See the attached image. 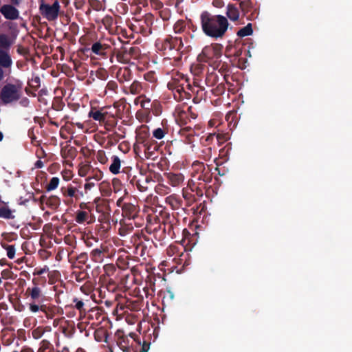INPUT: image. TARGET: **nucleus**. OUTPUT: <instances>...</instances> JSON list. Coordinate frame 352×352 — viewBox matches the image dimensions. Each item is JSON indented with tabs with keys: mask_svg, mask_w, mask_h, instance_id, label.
<instances>
[{
	"mask_svg": "<svg viewBox=\"0 0 352 352\" xmlns=\"http://www.w3.org/2000/svg\"><path fill=\"white\" fill-rule=\"evenodd\" d=\"M147 85L145 82H141L138 80H134L129 86V91L131 94L138 95L141 94L142 91L146 89Z\"/></svg>",
	"mask_w": 352,
	"mask_h": 352,
	"instance_id": "obj_25",
	"label": "nucleus"
},
{
	"mask_svg": "<svg viewBox=\"0 0 352 352\" xmlns=\"http://www.w3.org/2000/svg\"><path fill=\"white\" fill-rule=\"evenodd\" d=\"M226 91V86L222 82L217 85V87L212 89V93L215 96H220L224 94Z\"/></svg>",
	"mask_w": 352,
	"mask_h": 352,
	"instance_id": "obj_52",
	"label": "nucleus"
},
{
	"mask_svg": "<svg viewBox=\"0 0 352 352\" xmlns=\"http://www.w3.org/2000/svg\"><path fill=\"white\" fill-rule=\"evenodd\" d=\"M21 95V87L19 85L7 84L3 87L0 92V99L4 104L18 100Z\"/></svg>",
	"mask_w": 352,
	"mask_h": 352,
	"instance_id": "obj_7",
	"label": "nucleus"
},
{
	"mask_svg": "<svg viewBox=\"0 0 352 352\" xmlns=\"http://www.w3.org/2000/svg\"><path fill=\"white\" fill-rule=\"evenodd\" d=\"M78 53L87 56V57H91L93 54L92 52L91 51V47H89L87 46L80 49Z\"/></svg>",
	"mask_w": 352,
	"mask_h": 352,
	"instance_id": "obj_58",
	"label": "nucleus"
},
{
	"mask_svg": "<svg viewBox=\"0 0 352 352\" xmlns=\"http://www.w3.org/2000/svg\"><path fill=\"white\" fill-rule=\"evenodd\" d=\"M106 130L111 131L116 124V121L113 116H109L106 118V122H103Z\"/></svg>",
	"mask_w": 352,
	"mask_h": 352,
	"instance_id": "obj_48",
	"label": "nucleus"
},
{
	"mask_svg": "<svg viewBox=\"0 0 352 352\" xmlns=\"http://www.w3.org/2000/svg\"><path fill=\"white\" fill-rule=\"evenodd\" d=\"M183 197L184 199L187 201L188 206H190L195 201L194 195L190 192H184Z\"/></svg>",
	"mask_w": 352,
	"mask_h": 352,
	"instance_id": "obj_56",
	"label": "nucleus"
},
{
	"mask_svg": "<svg viewBox=\"0 0 352 352\" xmlns=\"http://www.w3.org/2000/svg\"><path fill=\"white\" fill-rule=\"evenodd\" d=\"M192 167L195 171L193 177L197 181L199 186L209 184L212 179V173L210 166L205 165L203 162H195L192 164Z\"/></svg>",
	"mask_w": 352,
	"mask_h": 352,
	"instance_id": "obj_5",
	"label": "nucleus"
},
{
	"mask_svg": "<svg viewBox=\"0 0 352 352\" xmlns=\"http://www.w3.org/2000/svg\"><path fill=\"white\" fill-rule=\"evenodd\" d=\"M118 344L124 352L130 351V348L129 347V340L126 337H120L118 341Z\"/></svg>",
	"mask_w": 352,
	"mask_h": 352,
	"instance_id": "obj_44",
	"label": "nucleus"
},
{
	"mask_svg": "<svg viewBox=\"0 0 352 352\" xmlns=\"http://www.w3.org/2000/svg\"><path fill=\"white\" fill-rule=\"evenodd\" d=\"M140 144L143 145L144 153L146 158H154L155 151L159 148V146L156 142L148 138V134L146 132L144 136L140 135L138 139Z\"/></svg>",
	"mask_w": 352,
	"mask_h": 352,
	"instance_id": "obj_9",
	"label": "nucleus"
},
{
	"mask_svg": "<svg viewBox=\"0 0 352 352\" xmlns=\"http://www.w3.org/2000/svg\"><path fill=\"white\" fill-rule=\"evenodd\" d=\"M140 55V50L138 47L129 46L127 44H123L120 48H114L111 52L110 60L115 56L118 62L121 63H128L131 59H138Z\"/></svg>",
	"mask_w": 352,
	"mask_h": 352,
	"instance_id": "obj_3",
	"label": "nucleus"
},
{
	"mask_svg": "<svg viewBox=\"0 0 352 352\" xmlns=\"http://www.w3.org/2000/svg\"><path fill=\"white\" fill-rule=\"evenodd\" d=\"M60 168V164L56 162H54L47 167V170L51 174L56 173Z\"/></svg>",
	"mask_w": 352,
	"mask_h": 352,
	"instance_id": "obj_57",
	"label": "nucleus"
},
{
	"mask_svg": "<svg viewBox=\"0 0 352 352\" xmlns=\"http://www.w3.org/2000/svg\"><path fill=\"white\" fill-rule=\"evenodd\" d=\"M165 202L166 204L169 205L173 210H177L182 206L181 197L176 194H172L166 197Z\"/></svg>",
	"mask_w": 352,
	"mask_h": 352,
	"instance_id": "obj_21",
	"label": "nucleus"
},
{
	"mask_svg": "<svg viewBox=\"0 0 352 352\" xmlns=\"http://www.w3.org/2000/svg\"><path fill=\"white\" fill-rule=\"evenodd\" d=\"M226 16L232 21H236L239 19V9L233 4H229L227 7Z\"/></svg>",
	"mask_w": 352,
	"mask_h": 352,
	"instance_id": "obj_26",
	"label": "nucleus"
},
{
	"mask_svg": "<svg viewBox=\"0 0 352 352\" xmlns=\"http://www.w3.org/2000/svg\"><path fill=\"white\" fill-rule=\"evenodd\" d=\"M9 51H0V65L5 68H8L12 65V61Z\"/></svg>",
	"mask_w": 352,
	"mask_h": 352,
	"instance_id": "obj_29",
	"label": "nucleus"
},
{
	"mask_svg": "<svg viewBox=\"0 0 352 352\" xmlns=\"http://www.w3.org/2000/svg\"><path fill=\"white\" fill-rule=\"evenodd\" d=\"M138 100H140V107L144 109L148 113H150L151 108L157 104V101L151 102L149 98L146 97L144 94H140L138 96Z\"/></svg>",
	"mask_w": 352,
	"mask_h": 352,
	"instance_id": "obj_23",
	"label": "nucleus"
},
{
	"mask_svg": "<svg viewBox=\"0 0 352 352\" xmlns=\"http://www.w3.org/2000/svg\"><path fill=\"white\" fill-rule=\"evenodd\" d=\"M104 270L107 274L110 275L114 273L116 267L113 264H107L104 266Z\"/></svg>",
	"mask_w": 352,
	"mask_h": 352,
	"instance_id": "obj_60",
	"label": "nucleus"
},
{
	"mask_svg": "<svg viewBox=\"0 0 352 352\" xmlns=\"http://www.w3.org/2000/svg\"><path fill=\"white\" fill-rule=\"evenodd\" d=\"M109 116V113L104 109H97L96 108H91L89 113V117L93 118L100 123L106 122V118Z\"/></svg>",
	"mask_w": 352,
	"mask_h": 352,
	"instance_id": "obj_19",
	"label": "nucleus"
},
{
	"mask_svg": "<svg viewBox=\"0 0 352 352\" xmlns=\"http://www.w3.org/2000/svg\"><path fill=\"white\" fill-rule=\"evenodd\" d=\"M216 135L217 139L216 140V143L218 144V146H220L221 144L226 141L227 137L225 134L216 133Z\"/></svg>",
	"mask_w": 352,
	"mask_h": 352,
	"instance_id": "obj_62",
	"label": "nucleus"
},
{
	"mask_svg": "<svg viewBox=\"0 0 352 352\" xmlns=\"http://www.w3.org/2000/svg\"><path fill=\"white\" fill-rule=\"evenodd\" d=\"M43 333V329L40 328L34 330V331L32 332L34 338L36 339L40 338L42 336Z\"/></svg>",
	"mask_w": 352,
	"mask_h": 352,
	"instance_id": "obj_64",
	"label": "nucleus"
},
{
	"mask_svg": "<svg viewBox=\"0 0 352 352\" xmlns=\"http://www.w3.org/2000/svg\"><path fill=\"white\" fill-rule=\"evenodd\" d=\"M89 3L90 6L96 11L102 9V3L99 0H89Z\"/></svg>",
	"mask_w": 352,
	"mask_h": 352,
	"instance_id": "obj_55",
	"label": "nucleus"
},
{
	"mask_svg": "<svg viewBox=\"0 0 352 352\" xmlns=\"http://www.w3.org/2000/svg\"><path fill=\"white\" fill-rule=\"evenodd\" d=\"M223 45L219 43H212L204 47L201 53L198 56L201 62L209 63L219 59L222 55Z\"/></svg>",
	"mask_w": 352,
	"mask_h": 352,
	"instance_id": "obj_6",
	"label": "nucleus"
},
{
	"mask_svg": "<svg viewBox=\"0 0 352 352\" xmlns=\"http://www.w3.org/2000/svg\"><path fill=\"white\" fill-rule=\"evenodd\" d=\"M116 78L120 83L129 81L133 78L132 71L127 66L120 67L116 72Z\"/></svg>",
	"mask_w": 352,
	"mask_h": 352,
	"instance_id": "obj_20",
	"label": "nucleus"
},
{
	"mask_svg": "<svg viewBox=\"0 0 352 352\" xmlns=\"http://www.w3.org/2000/svg\"><path fill=\"white\" fill-rule=\"evenodd\" d=\"M207 69V66H206L204 64L197 63L191 66L190 71L194 76H200Z\"/></svg>",
	"mask_w": 352,
	"mask_h": 352,
	"instance_id": "obj_35",
	"label": "nucleus"
},
{
	"mask_svg": "<svg viewBox=\"0 0 352 352\" xmlns=\"http://www.w3.org/2000/svg\"><path fill=\"white\" fill-rule=\"evenodd\" d=\"M194 84H195V82H194ZM193 87H195V92L192 93L190 91V92L192 94L191 98H192V102L195 104H199L203 99H204V88L197 86L195 85H194Z\"/></svg>",
	"mask_w": 352,
	"mask_h": 352,
	"instance_id": "obj_24",
	"label": "nucleus"
},
{
	"mask_svg": "<svg viewBox=\"0 0 352 352\" xmlns=\"http://www.w3.org/2000/svg\"><path fill=\"white\" fill-rule=\"evenodd\" d=\"M140 212L138 206L135 204L129 202L123 206L122 215L129 219H135Z\"/></svg>",
	"mask_w": 352,
	"mask_h": 352,
	"instance_id": "obj_15",
	"label": "nucleus"
},
{
	"mask_svg": "<svg viewBox=\"0 0 352 352\" xmlns=\"http://www.w3.org/2000/svg\"><path fill=\"white\" fill-rule=\"evenodd\" d=\"M81 186V182L76 179L71 184L60 188V192L65 199L64 203L66 205H71L74 200L78 201L84 197V192L80 190Z\"/></svg>",
	"mask_w": 352,
	"mask_h": 352,
	"instance_id": "obj_4",
	"label": "nucleus"
},
{
	"mask_svg": "<svg viewBox=\"0 0 352 352\" xmlns=\"http://www.w3.org/2000/svg\"><path fill=\"white\" fill-rule=\"evenodd\" d=\"M60 4L58 0H55L52 5L45 3V19L48 21H55L60 13Z\"/></svg>",
	"mask_w": 352,
	"mask_h": 352,
	"instance_id": "obj_13",
	"label": "nucleus"
},
{
	"mask_svg": "<svg viewBox=\"0 0 352 352\" xmlns=\"http://www.w3.org/2000/svg\"><path fill=\"white\" fill-rule=\"evenodd\" d=\"M90 256L93 261L96 263H102L104 257V250L102 248L94 249L91 252Z\"/></svg>",
	"mask_w": 352,
	"mask_h": 352,
	"instance_id": "obj_30",
	"label": "nucleus"
},
{
	"mask_svg": "<svg viewBox=\"0 0 352 352\" xmlns=\"http://www.w3.org/2000/svg\"><path fill=\"white\" fill-rule=\"evenodd\" d=\"M91 51L96 56L107 58L111 52V47L108 44L102 43L98 41L91 45Z\"/></svg>",
	"mask_w": 352,
	"mask_h": 352,
	"instance_id": "obj_11",
	"label": "nucleus"
},
{
	"mask_svg": "<svg viewBox=\"0 0 352 352\" xmlns=\"http://www.w3.org/2000/svg\"><path fill=\"white\" fill-rule=\"evenodd\" d=\"M159 50L163 51L164 54L172 51V44L170 39V35L164 38L160 43L157 44Z\"/></svg>",
	"mask_w": 352,
	"mask_h": 352,
	"instance_id": "obj_32",
	"label": "nucleus"
},
{
	"mask_svg": "<svg viewBox=\"0 0 352 352\" xmlns=\"http://www.w3.org/2000/svg\"><path fill=\"white\" fill-rule=\"evenodd\" d=\"M60 200L57 196H52L45 201V205H47L52 209H56L60 205Z\"/></svg>",
	"mask_w": 352,
	"mask_h": 352,
	"instance_id": "obj_43",
	"label": "nucleus"
},
{
	"mask_svg": "<svg viewBox=\"0 0 352 352\" xmlns=\"http://www.w3.org/2000/svg\"><path fill=\"white\" fill-rule=\"evenodd\" d=\"M144 78L151 83H155L157 80L156 73L154 71H149L145 73L144 74Z\"/></svg>",
	"mask_w": 352,
	"mask_h": 352,
	"instance_id": "obj_49",
	"label": "nucleus"
},
{
	"mask_svg": "<svg viewBox=\"0 0 352 352\" xmlns=\"http://www.w3.org/2000/svg\"><path fill=\"white\" fill-rule=\"evenodd\" d=\"M74 6L77 10H82L85 5L86 0H74Z\"/></svg>",
	"mask_w": 352,
	"mask_h": 352,
	"instance_id": "obj_61",
	"label": "nucleus"
},
{
	"mask_svg": "<svg viewBox=\"0 0 352 352\" xmlns=\"http://www.w3.org/2000/svg\"><path fill=\"white\" fill-rule=\"evenodd\" d=\"M200 24L204 34L216 40L222 38L225 36L229 26L226 16L213 14L208 11L201 13Z\"/></svg>",
	"mask_w": 352,
	"mask_h": 352,
	"instance_id": "obj_1",
	"label": "nucleus"
},
{
	"mask_svg": "<svg viewBox=\"0 0 352 352\" xmlns=\"http://www.w3.org/2000/svg\"><path fill=\"white\" fill-rule=\"evenodd\" d=\"M153 24V15L148 14L140 21V26L142 34L148 36L152 33L151 25Z\"/></svg>",
	"mask_w": 352,
	"mask_h": 352,
	"instance_id": "obj_18",
	"label": "nucleus"
},
{
	"mask_svg": "<svg viewBox=\"0 0 352 352\" xmlns=\"http://www.w3.org/2000/svg\"><path fill=\"white\" fill-rule=\"evenodd\" d=\"M168 133V129L166 128H157L153 131V137L161 140L164 138L165 135Z\"/></svg>",
	"mask_w": 352,
	"mask_h": 352,
	"instance_id": "obj_45",
	"label": "nucleus"
},
{
	"mask_svg": "<svg viewBox=\"0 0 352 352\" xmlns=\"http://www.w3.org/2000/svg\"><path fill=\"white\" fill-rule=\"evenodd\" d=\"M253 33L252 23H248L245 27L241 28L236 33L239 37H244L246 36L252 35Z\"/></svg>",
	"mask_w": 352,
	"mask_h": 352,
	"instance_id": "obj_42",
	"label": "nucleus"
},
{
	"mask_svg": "<svg viewBox=\"0 0 352 352\" xmlns=\"http://www.w3.org/2000/svg\"><path fill=\"white\" fill-rule=\"evenodd\" d=\"M76 259L78 261V263L85 264L88 259V255L87 253L83 252L78 255Z\"/></svg>",
	"mask_w": 352,
	"mask_h": 352,
	"instance_id": "obj_59",
	"label": "nucleus"
},
{
	"mask_svg": "<svg viewBox=\"0 0 352 352\" xmlns=\"http://www.w3.org/2000/svg\"><path fill=\"white\" fill-rule=\"evenodd\" d=\"M111 160V164L109 166V170L111 173L116 175L120 173L121 165L120 159L117 155H113Z\"/></svg>",
	"mask_w": 352,
	"mask_h": 352,
	"instance_id": "obj_33",
	"label": "nucleus"
},
{
	"mask_svg": "<svg viewBox=\"0 0 352 352\" xmlns=\"http://www.w3.org/2000/svg\"><path fill=\"white\" fill-rule=\"evenodd\" d=\"M13 211L11 210L7 206H1L0 207V217L4 219H13L14 216L12 215Z\"/></svg>",
	"mask_w": 352,
	"mask_h": 352,
	"instance_id": "obj_46",
	"label": "nucleus"
},
{
	"mask_svg": "<svg viewBox=\"0 0 352 352\" xmlns=\"http://www.w3.org/2000/svg\"><path fill=\"white\" fill-rule=\"evenodd\" d=\"M89 214L86 211L78 210L76 212V221L78 223H82L88 219Z\"/></svg>",
	"mask_w": 352,
	"mask_h": 352,
	"instance_id": "obj_47",
	"label": "nucleus"
},
{
	"mask_svg": "<svg viewBox=\"0 0 352 352\" xmlns=\"http://www.w3.org/2000/svg\"><path fill=\"white\" fill-rule=\"evenodd\" d=\"M50 267L45 265V272H47L48 284L52 288H55L56 292L63 293V282L60 279V273L58 270L54 269L56 267L55 263L50 264Z\"/></svg>",
	"mask_w": 352,
	"mask_h": 352,
	"instance_id": "obj_8",
	"label": "nucleus"
},
{
	"mask_svg": "<svg viewBox=\"0 0 352 352\" xmlns=\"http://www.w3.org/2000/svg\"><path fill=\"white\" fill-rule=\"evenodd\" d=\"M167 88L171 91L173 98L177 102L185 99L189 100L192 94L195 92V87L190 85V79L187 75L178 71H173L170 79L167 83Z\"/></svg>",
	"mask_w": 352,
	"mask_h": 352,
	"instance_id": "obj_2",
	"label": "nucleus"
},
{
	"mask_svg": "<svg viewBox=\"0 0 352 352\" xmlns=\"http://www.w3.org/2000/svg\"><path fill=\"white\" fill-rule=\"evenodd\" d=\"M180 134L182 136L186 138V142L190 144L193 142V138L195 135V131L194 129L187 126L180 130Z\"/></svg>",
	"mask_w": 352,
	"mask_h": 352,
	"instance_id": "obj_31",
	"label": "nucleus"
},
{
	"mask_svg": "<svg viewBox=\"0 0 352 352\" xmlns=\"http://www.w3.org/2000/svg\"><path fill=\"white\" fill-rule=\"evenodd\" d=\"M118 89V84L114 80H110L107 82L106 88H105V94L107 93V90H109L113 92H116V90Z\"/></svg>",
	"mask_w": 352,
	"mask_h": 352,
	"instance_id": "obj_53",
	"label": "nucleus"
},
{
	"mask_svg": "<svg viewBox=\"0 0 352 352\" xmlns=\"http://www.w3.org/2000/svg\"><path fill=\"white\" fill-rule=\"evenodd\" d=\"M172 47L177 51L182 52L190 47V41L188 37H185L183 41L182 37L170 36Z\"/></svg>",
	"mask_w": 352,
	"mask_h": 352,
	"instance_id": "obj_14",
	"label": "nucleus"
},
{
	"mask_svg": "<svg viewBox=\"0 0 352 352\" xmlns=\"http://www.w3.org/2000/svg\"><path fill=\"white\" fill-rule=\"evenodd\" d=\"M155 191L157 194L161 196L166 195L170 192L171 189L168 186L159 183L155 187Z\"/></svg>",
	"mask_w": 352,
	"mask_h": 352,
	"instance_id": "obj_39",
	"label": "nucleus"
},
{
	"mask_svg": "<svg viewBox=\"0 0 352 352\" xmlns=\"http://www.w3.org/2000/svg\"><path fill=\"white\" fill-rule=\"evenodd\" d=\"M0 12L9 20L16 19L19 16V10L12 5L6 4L0 8Z\"/></svg>",
	"mask_w": 352,
	"mask_h": 352,
	"instance_id": "obj_17",
	"label": "nucleus"
},
{
	"mask_svg": "<svg viewBox=\"0 0 352 352\" xmlns=\"http://www.w3.org/2000/svg\"><path fill=\"white\" fill-rule=\"evenodd\" d=\"M240 8L247 18L253 20L258 16V12L250 0H245L240 3Z\"/></svg>",
	"mask_w": 352,
	"mask_h": 352,
	"instance_id": "obj_12",
	"label": "nucleus"
},
{
	"mask_svg": "<svg viewBox=\"0 0 352 352\" xmlns=\"http://www.w3.org/2000/svg\"><path fill=\"white\" fill-rule=\"evenodd\" d=\"M64 107V102H63L62 99L59 97H54L52 104H51V108L52 110H54L56 112H58L60 110H62L63 107Z\"/></svg>",
	"mask_w": 352,
	"mask_h": 352,
	"instance_id": "obj_41",
	"label": "nucleus"
},
{
	"mask_svg": "<svg viewBox=\"0 0 352 352\" xmlns=\"http://www.w3.org/2000/svg\"><path fill=\"white\" fill-rule=\"evenodd\" d=\"M27 292L29 293L32 299L36 300L41 296V289L37 287H34L32 288H28Z\"/></svg>",
	"mask_w": 352,
	"mask_h": 352,
	"instance_id": "obj_50",
	"label": "nucleus"
},
{
	"mask_svg": "<svg viewBox=\"0 0 352 352\" xmlns=\"http://www.w3.org/2000/svg\"><path fill=\"white\" fill-rule=\"evenodd\" d=\"M164 175L166 179L167 183L173 187L180 186L184 181V176L182 173L168 172L164 173Z\"/></svg>",
	"mask_w": 352,
	"mask_h": 352,
	"instance_id": "obj_16",
	"label": "nucleus"
},
{
	"mask_svg": "<svg viewBox=\"0 0 352 352\" xmlns=\"http://www.w3.org/2000/svg\"><path fill=\"white\" fill-rule=\"evenodd\" d=\"M45 116L49 119L50 124L55 126L57 129L59 126V122L58 121V112L54 110H47L45 113Z\"/></svg>",
	"mask_w": 352,
	"mask_h": 352,
	"instance_id": "obj_34",
	"label": "nucleus"
},
{
	"mask_svg": "<svg viewBox=\"0 0 352 352\" xmlns=\"http://www.w3.org/2000/svg\"><path fill=\"white\" fill-rule=\"evenodd\" d=\"M73 302L76 303L74 307L80 311V313L85 312V309H84V302L82 300L75 298L73 300Z\"/></svg>",
	"mask_w": 352,
	"mask_h": 352,
	"instance_id": "obj_54",
	"label": "nucleus"
},
{
	"mask_svg": "<svg viewBox=\"0 0 352 352\" xmlns=\"http://www.w3.org/2000/svg\"><path fill=\"white\" fill-rule=\"evenodd\" d=\"M153 182L151 175H140V177L133 176L130 181L133 186H135L141 192H146L148 190V185Z\"/></svg>",
	"mask_w": 352,
	"mask_h": 352,
	"instance_id": "obj_10",
	"label": "nucleus"
},
{
	"mask_svg": "<svg viewBox=\"0 0 352 352\" xmlns=\"http://www.w3.org/2000/svg\"><path fill=\"white\" fill-rule=\"evenodd\" d=\"M219 80L217 72L213 69L212 72L207 71L205 82L208 87L214 86Z\"/></svg>",
	"mask_w": 352,
	"mask_h": 352,
	"instance_id": "obj_28",
	"label": "nucleus"
},
{
	"mask_svg": "<svg viewBox=\"0 0 352 352\" xmlns=\"http://www.w3.org/2000/svg\"><path fill=\"white\" fill-rule=\"evenodd\" d=\"M51 286L52 285H50L45 287V301H52L54 300L57 304L60 303V296L63 293L56 292V289H55V288H52Z\"/></svg>",
	"mask_w": 352,
	"mask_h": 352,
	"instance_id": "obj_22",
	"label": "nucleus"
},
{
	"mask_svg": "<svg viewBox=\"0 0 352 352\" xmlns=\"http://www.w3.org/2000/svg\"><path fill=\"white\" fill-rule=\"evenodd\" d=\"M60 311V307L55 305H49L47 306L45 305V316L49 319H53L54 316L58 314Z\"/></svg>",
	"mask_w": 352,
	"mask_h": 352,
	"instance_id": "obj_37",
	"label": "nucleus"
},
{
	"mask_svg": "<svg viewBox=\"0 0 352 352\" xmlns=\"http://www.w3.org/2000/svg\"><path fill=\"white\" fill-rule=\"evenodd\" d=\"M217 135L215 133H209L204 140V145L209 146L210 144H214L216 143Z\"/></svg>",
	"mask_w": 352,
	"mask_h": 352,
	"instance_id": "obj_51",
	"label": "nucleus"
},
{
	"mask_svg": "<svg viewBox=\"0 0 352 352\" xmlns=\"http://www.w3.org/2000/svg\"><path fill=\"white\" fill-rule=\"evenodd\" d=\"M60 184V179L58 177H52L45 185V191L50 192L56 190Z\"/></svg>",
	"mask_w": 352,
	"mask_h": 352,
	"instance_id": "obj_36",
	"label": "nucleus"
},
{
	"mask_svg": "<svg viewBox=\"0 0 352 352\" xmlns=\"http://www.w3.org/2000/svg\"><path fill=\"white\" fill-rule=\"evenodd\" d=\"M186 23L184 20H178L173 25V31L175 34H182L186 32Z\"/></svg>",
	"mask_w": 352,
	"mask_h": 352,
	"instance_id": "obj_40",
	"label": "nucleus"
},
{
	"mask_svg": "<svg viewBox=\"0 0 352 352\" xmlns=\"http://www.w3.org/2000/svg\"><path fill=\"white\" fill-rule=\"evenodd\" d=\"M232 150V145L230 143H227L226 146L219 150V157L223 159L225 162L229 159V155Z\"/></svg>",
	"mask_w": 352,
	"mask_h": 352,
	"instance_id": "obj_38",
	"label": "nucleus"
},
{
	"mask_svg": "<svg viewBox=\"0 0 352 352\" xmlns=\"http://www.w3.org/2000/svg\"><path fill=\"white\" fill-rule=\"evenodd\" d=\"M7 256L9 258H13L15 254V249L12 245H8L6 248Z\"/></svg>",
	"mask_w": 352,
	"mask_h": 352,
	"instance_id": "obj_63",
	"label": "nucleus"
},
{
	"mask_svg": "<svg viewBox=\"0 0 352 352\" xmlns=\"http://www.w3.org/2000/svg\"><path fill=\"white\" fill-rule=\"evenodd\" d=\"M14 41L6 34H0V51H9Z\"/></svg>",
	"mask_w": 352,
	"mask_h": 352,
	"instance_id": "obj_27",
	"label": "nucleus"
}]
</instances>
